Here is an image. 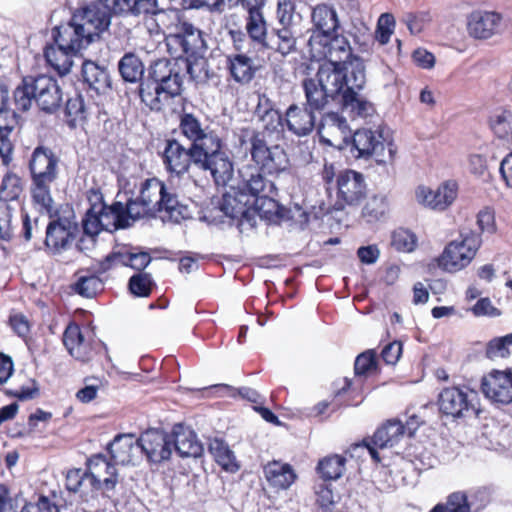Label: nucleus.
I'll return each mask as SVG.
<instances>
[{"instance_id":"6e6552de","label":"nucleus","mask_w":512,"mask_h":512,"mask_svg":"<svg viewBox=\"0 0 512 512\" xmlns=\"http://www.w3.org/2000/svg\"><path fill=\"white\" fill-rule=\"evenodd\" d=\"M278 195L261 196L254 201V209L242 203L237 196L229 193L223 194L219 205L220 210L232 219H237L240 226L245 221L249 222L254 217L255 212L261 218L270 222H280L291 218L290 210L282 206L277 200Z\"/></svg>"},{"instance_id":"1a4fd4ad","label":"nucleus","mask_w":512,"mask_h":512,"mask_svg":"<svg viewBox=\"0 0 512 512\" xmlns=\"http://www.w3.org/2000/svg\"><path fill=\"white\" fill-rule=\"evenodd\" d=\"M138 450V439L133 434L115 436L113 441L107 445L105 453H98V461L101 460L105 463L108 474L102 481L98 479V489H102L103 493L113 490L118 482L115 466L133 462Z\"/></svg>"},{"instance_id":"4d7b16f0","label":"nucleus","mask_w":512,"mask_h":512,"mask_svg":"<svg viewBox=\"0 0 512 512\" xmlns=\"http://www.w3.org/2000/svg\"><path fill=\"white\" fill-rule=\"evenodd\" d=\"M20 512H60V510L47 496H40L36 503L25 504Z\"/></svg>"},{"instance_id":"f704fd0d","label":"nucleus","mask_w":512,"mask_h":512,"mask_svg":"<svg viewBox=\"0 0 512 512\" xmlns=\"http://www.w3.org/2000/svg\"><path fill=\"white\" fill-rule=\"evenodd\" d=\"M176 64L180 67V73L189 75L190 80L196 84L206 83L209 78V63L204 54L195 57H176Z\"/></svg>"},{"instance_id":"f257e3e1","label":"nucleus","mask_w":512,"mask_h":512,"mask_svg":"<svg viewBox=\"0 0 512 512\" xmlns=\"http://www.w3.org/2000/svg\"><path fill=\"white\" fill-rule=\"evenodd\" d=\"M178 129L190 145L186 148L175 138L165 140L161 158L166 171L180 177L194 165L208 172L217 186H226L233 177L234 165L224 151L225 142L219 133L203 126L194 113L186 111L179 114Z\"/></svg>"},{"instance_id":"7c9ffc66","label":"nucleus","mask_w":512,"mask_h":512,"mask_svg":"<svg viewBox=\"0 0 512 512\" xmlns=\"http://www.w3.org/2000/svg\"><path fill=\"white\" fill-rule=\"evenodd\" d=\"M261 1L262 0H260V2ZM239 3L248 9L249 15L246 22L248 37L251 41L266 46L267 28L260 7L258 6L259 0H234L235 5Z\"/></svg>"},{"instance_id":"b1692460","label":"nucleus","mask_w":512,"mask_h":512,"mask_svg":"<svg viewBox=\"0 0 512 512\" xmlns=\"http://www.w3.org/2000/svg\"><path fill=\"white\" fill-rule=\"evenodd\" d=\"M484 395L495 403L507 405L512 402V369L494 371L481 383Z\"/></svg>"},{"instance_id":"0eeeda50","label":"nucleus","mask_w":512,"mask_h":512,"mask_svg":"<svg viewBox=\"0 0 512 512\" xmlns=\"http://www.w3.org/2000/svg\"><path fill=\"white\" fill-rule=\"evenodd\" d=\"M35 102L45 112H54L62 103V91L57 80L47 75L24 77L14 90V104L22 112Z\"/></svg>"},{"instance_id":"6e6d98bb","label":"nucleus","mask_w":512,"mask_h":512,"mask_svg":"<svg viewBox=\"0 0 512 512\" xmlns=\"http://www.w3.org/2000/svg\"><path fill=\"white\" fill-rule=\"evenodd\" d=\"M40 217L31 218L27 213L22 215L21 236L25 241H30L34 235L41 233Z\"/></svg>"},{"instance_id":"052dcab7","label":"nucleus","mask_w":512,"mask_h":512,"mask_svg":"<svg viewBox=\"0 0 512 512\" xmlns=\"http://www.w3.org/2000/svg\"><path fill=\"white\" fill-rule=\"evenodd\" d=\"M81 75L83 84L87 85L88 90H96V62L85 60L82 65Z\"/></svg>"},{"instance_id":"49530a36","label":"nucleus","mask_w":512,"mask_h":512,"mask_svg":"<svg viewBox=\"0 0 512 512\" xmlns=\"http://www.w3.org/2000/svg\"><path fill=\"white\" fill-rule=\"evenodd\" d=\"M154 286L155 283L149 273H136L128 281V290L135 297H149Z\"/></svg>"},{"instance_id":"ddd939ff","label":"nucleus","mask_w":512,"mask_h":512,"mask_svg":"<svg viewBox=\"0 0 512 512\" xmlns=\"http://www.w3.org/2000/svg\"><path fill=\"white\" fill-rule=\"evenodd\" d=\"M350 152L356 159L375 158L377 163L384 164L393 161L396 147L383 138L382 132L362 128L352 135Z\"/></svg>"},{"instance_id":"dca6fc26","label":"nucleus","mask_w":512,"mask_h":512,"mask_svg":"<svg viewBox=\"0 0 512 512\" xmlns=\"http://www.w3.org/2000/svg\"><path fill=\"white\" fill-rule=\"evenodd\" d=\"M119 196L117 194L116 198H119ZM98 204H101V209L98 211V232L100 230L112 232L118 229H125L140 219L135 214L136 210L129 197L125 202L116 199L111 205H107L103 200V196L100 195L98 197Z\"/></svg>"},{"instance_id":"cd10ccee","label":"nucleus","mask_w":512,"mask_h":512,"mask_svg":"<svg viewBox=\"0 0 512 512\" xmlns=\"http://www.w3.org/2000/svg\"><path fill=\"white\" fill-rule=\"evenodd\" d=\"M170 436L172 451L175 450L180 457L196 458L202 454L203 448L195 432L183 424L174 425Z\"/></svg>"},{"instance_id":"a18cd8bd","label":"nucleus","mask_w":512,"mask_h":512,"mask_svg":"<svg viewBox=\"0 0 512 512\" xmlns=\"http://www.w3.org/2000/svg\"><path fill=\"white\" fill-rule=\"evenodd\" d=\"M51 185L52 184L32 182L31 188L33 204L40 213L46 214L50 219L53 217L54 213Z\"/></svg>"},{"instance_id":"ea45409f","label":"nucleus","mask_w":512,"mask_h":512,"mask_svg":"<svg viewBox=\"0 0 512 512\" xmlns=\"http://www.w3.org/2000/svg\"><path fill=\"white\" fill-rule=\"evenodd\" d=\"M290 19L291 15H287L286 12L280 16V23L283 27L275 30L276 42L275 46H271L283 56L294 51L296 46V38L288 27Z\"/></svg>"},{"instance_id":"79ce46f5","label":"nucleus","mask_w":512,"mask_h":512,"mask_svg":"<svg viewBox=\"0 0 512 512\" xmlns=\"http://www.w3.org/2000/svg\"><path fill=\"white\" fill-rule=\"evenodd\" d=\"M346 458L340 455H329L318 462L317 472L325 481L339 479L345 471Z\"/></svg>"},{"instance_id":"f8f14e48","label":"nucleus","mask_w":512,"mask_h":512,"mask_svg":"<svg viewBox=\"0 0 512 512\" xmlns=\"http://www.w3.org/2000/svg\"><path fill=\"white\" fill-rule=\"evenodd\" d=\"M461 240L449 242L437 257L438 267L448 273H456L467 267L482 245L480 233L470 230L460 234Z\"/></svg>"},{"instance_id":"f3484780","label":"nucleus","mask_w":512,"mask_h":512,"mask_svg":"<svg viewBox=\"0 0 512 512\" xmlns=\"http://www.w3.org/2000/svg\"><path fill=\"white\" fill-rule=\"evenodd\" d=\"M335 206L344 209L346 206H357L366 197L367 186L362 173L351 169L340 171L335 180Z\"/></svg>"},{"instance_id":"4be33fe9","label":"nucleus","mask_w":512,"mask_h":512,"mask_svg":"<svg viewBox=\"0 0 512 512\" xmlns=\"http://www.w3.org/2000/svg\"><path fill=\"white\" fill-rule=\"evenodd\" d=\"M502 20L499 12L474 10L467 16V32L474 39H489L498 33Z\"/></svg>"},{"instance_id":"3c124183","label":"nucleus","mask_w":512,"mask_h":512,"mask_svg":"<svg viewBox=\"0 0 512 512\" xmlns=\"http://www.w3.org/2000/svg\"><path fill=\"white\" fill-rule=\"evenodd\" d=\"M12 130V126H0V157L5 166H8L12 161L14 150L13 142L10 139Z\"/></svg>"},{"instance_id":"e2e57ef3","label":"nucleus","mask_w":512,"mask_h":512,"mask_svg":"<svg viewBox=\"0 0 512 512\" xmlns=\"http://www.w3.org/2000/svg\"><path fill=\"white\" fill-rule=\"evenodd\" d=\"M66 112L69 116H74L75 118L84 120L86 118V110L82 97L79 96L75 99L68 100Z\"/></svg>"},{"instance_id":"13d9d810","label":"nucleus","mask_w":512,"mask_h":512,"mask_svg":"<svg viewBox=\"0 0 512 512\" xmlns=\"http://www.w3.org/2000/svg\"><path fill=\"white\" fill-rule=\"evenodd\" d=\"M471 311L474 316L481 317V316H489V317H496L501 314L500 310L493 306L490 298L483 297L480 298L475 305L471 308Z\"/></svg>"},{"instance_id":"473e14b6","label":"nucleus","mask_w":512,"mask_h":512,"mask_svg":"<svg viewBox=\"0 0 512 512\" xmlns=\"http://www.w3.org/2000/svg\"><path fill=\"white\" fill-rule=\"evenodd\" d=\"M423 202L432 209L443 211L456 199L458 185L455 181H446L437 190H422Z\"/></svg>"},{"instance_id":"c9c22d12","label":"nucleus","mask_w":512,"mask_h":512,"mask_svg":"<svg viewBox=\"0 0 512 512\" xmlns=\"http://www.w3.org/2000/svg\"><path fill=\"white\" fill-rule=\"evenodd\" d=\"M82 235L77 248L86 256L91 257L96 247V204L92 203L81 221Z\"/></svg>"},{"instance_id":"e433bc0d","label":"nucleus","mask_w":512,"mask_h":512,"mask_svg":"<svg viewBox=\"0 0 512 512\" xmlns=\"http://www.w3.org/2000/svg\"><path fill=\"white\" fill-rule=\"evenodd\" d=\"M208 451L224 471L236 473L240 469L233 451L223 439H211L208 443Z\"/></svg>"},{"instance_id":"39448f33","label":"nucleus","mask_w":512,"mask_h":512,"mask_svg":"<svg viewBox=\"0 0 512 512\" xmlns=\"http://www.w3.org/2000/svg\"><path fill=\"white\" fill-rule=\"evenodd\" d=\"M135 214L140 219L161 218L163 221L178 222L182 218L183 205L180 204L173 188H168L156 177L147 178L139 185L136 197L130 196Z\"/></svg>"},{"instance_id":"603ef678","label":"nucleus","mask_w":512,"mask_h":512,"mask_svg":"<svg viewBox=\"0 0 512 512\" xmlns=\"http://www.w3.org/2000/svg\"><path fill=\"white\" fill-rule=\"evenodd\" d=\"M477 225L480 234H493L496 232L495 212L491 207H484L477 213Z\"/></svg>"},{"instance_id":"c756f323","label":"nucleus","mask_w":512,"mask_h":512,"mask_svg":"<svg viewBox=\"0 0 512 512\" xmlns=\"http://www.w3.org/2000/svg\"><path fill=\"white\" fill-rule=\"evenodd\" d=\"M150 262L151 256L148 252H112L105 259L98 262V274L116 265L131 267L141 272Z\"/></svg>"},{"instance_id":"37998d69","label":"nucleus","mask_w":512,"mask_h":512,"mask_svg":"<svg viewBox=\"0 0 512 512\" xmlns=\"http://www.w3.org/2000/svg\"><path fill=\"white\" fill-rule=\"evenodd\" d=\"M118 68L124 81L136 83L142 80L144 65L135 54L126 53L119 61Z\"/></svg>"},{"instance_id":"72a5a7b5","label":"nucleus","mask_w":512,"mask_h":512,"mask_svg":"<svg viewBox=\"0 0 512 512\" xmlns=\"http://www.w3.org/2000/svg\"><path fill=\"white\" fill-rule=\"evenodd\" d=\"M65 486L70 492L79 493L86 501L95 498L96 477L92 473L81 469L70 470L66 475Z\"/></svg>"},{"instance_id":"9d476101","label":"nucleus","mask_w":512,"mask_h":512,"mask_svg":"<svg viewBox=\"0 0 512 512\" xmlns=\"http://www.w3.org/2000/svg\"><path fill=\"white\" fill-rule=\"evenodd\" d=\"M313 57L324 59L319 69H328L339 74L341 79L348 78V63L353 57L352 48L348 39L341 34L333 33L325 40L319 39L314 46H310Z\"/></svg>"},{"instance_id":"7ed1b4c3","label":"nucleus","mask_w":512,"mask_h":512,"mask_svg":"<svg viewBox=\"0 0 512 512\" xmlns=\"http://www.w3.org/2000/svg\"><path fill=\"white\" fill-rule=\"evenodd\" d=\"M96 35V9L86 6L73 14L71 20L51 31L53 43L44 48V58L60 76L67 75L73 58L92 44Z\"/></svg>"},{"instance_id":"5fc2aeb1","label":"nucleus","mask_w":512,"mask_h":512,"mask_svg":"<svg viewBox=\"0 0 512 512\" xmlns=\"http://www.w3.org/2000/svg\"><path fill=\"white\" fill-rule=\"evenodd\" d=\"M74 291L86 298H94L96 296V276H81L74 284Z\"/></svg>"},{"instance_id":"4c0bfd02","label":"nucleus","mask_w":512,"mask_h":512,"mask_svg":"<svg viewBox=\"0 0 512 512\" xmlns=\"http://www.w3.org/2000/svg\"><path fill=\"white\" fill-rule=\"evenodd\" d=\"M255 115L263 125V132H275L284 123L282 114L274 108L273 102L267 97L259 98Z\"/></svg>"},{"instance_id":"09e8293b","label":"nucleus","mask_w":512,"mask_h":512,"mask_svg":"<svg viewBox=\"0 0 512 512\" xmlns=\"http://www.w3.org/2000/svg\"><path fill=\"white\" fill-rule=\"evenodd\" d=\"M317 512H334L337 501L330 485L321 483L314 487Z\"/></svg>"},{"instance_id":"a19ab883","label":"nucleus","mask_w":512,"mask_h":512,"mask_svg":"<svg viewBox=\"0 0 512 512\" xmlns=\"http://www.w3.org/2000/svg\"><path fill=\"white\" fill-rule=\"evenodd\" d=\"M470 496L466 491L452 492L445 502L437 503L429 512H471Z\"/></svg>"},{"instance_id":"de8ad7c7","label":"nucleus","mask_w":512,"mask_h":512,"mask_svg":"<svg viewBox=\"0 0 512 512\" xmlns=\"http://www.w3.org/2000/svg\"><path fill=\"white\" fill-rule=\"evenodd\" d=\"M378 361L376 352L372 349L360 353L354 362V372L358 377L370 376L377 372Z\"/></svg>"},{"instance_id":"8fccbe9b","label":"nucleus","mask_w":512,"mask_h":512,"mask_svg":"<svg viewBox=\"0 0 512 512\" xmlns=\"http://www.w3.org/2000/svg\"><path fill=\"white\" fill-rule=\"evenodd\" d=\"M23 191L21 178L14 173H7L1 183L0 199L9 201L17 200Z\"/></svg>"},{"instance_id":"a878e982","label":"nucleus","mask_w":512,"mask_h":512,"mask_svg":"<svg viewBox=\"0 0 512 512\" xmlns=\"http://www.w3.org/2000/svg\"><path fill=\"white\" fill-rule=\"evenodd\" d=\"M76 224L67 218L51 220L46 226L45 245L55 252L65 250L71 244Z\"/></svg>"},{"instance_id":"0e129e2a","label":"nucleus","mask_w":512,"mask_h":512,"mask_svg":"<svg viewBox=\"0 0 512 512\" xmlns=\"http://www.w3.org/2000/svg\"><path fill=\"white\" fill-rule=\"evenodd\" d=\"M508 353V347L504 344L501 337L492 339L486 348V354L489 358L505 357Z\"/></svg>"},{"instance_id":"774afa93","label":"nucleus","mask_w":512,"mask_h":512,"mask_svg":"<svg viewBox=\"0 0 512 512\" xmlns=\"http://www.w3.org/2000/svg\"><path fill=\"white\" fill-rule=\"evenodd\" d=\"M499 171L506 185L512 188V152L501 161Z\"/></svg>"},{"instance_id":"338daca9","label":"nucleus","mask_w":512,"mask_h":512,"mask_svg":"<svg viewBox=\"0 0 512 512\" xmlns=\"http://www.w3.org/2000/svg\"><path fill=\"white\" fill-rule=\"evenodd\" d=\"M415 63L424 69H430L435 64V57L431 52L425 49H417L413 53Z\"/></svg>"},{"instance_id":"aec40b11","label":"nucleus","mask_w":512,"mask_h":512,"mask_svg":"<svg viewBox=\"0 0 512 512\" xmlns=\"http://www.w3.org/2000/svg\"><path fill=\"white\" fill-rule=\"evenodd\" d=\"M138 439V447L148 462L160 464L168 461L172 455V442L169 433L160 429H148Z\"/></svg>"},{"instance_id":"423d86ee","label":"nucleus","mask_w":512,"mask_h":512,"mask_svg":"<svg viewBox=\"0 0 512 512\" xmlns=\"http://www.w3.org/2000/svg\"><path fill=\"white\" fill-rule=\"evenodd\" d=\"M238 141L241 147L248 144L246 149L254 163L252 165L268 176L278 177L289 169L290 161L285 149L279 144L269 145L263 131L242 127Z\"/></svg>"},{"instance_id":"412c9836","label":"nucleus","mask_w":512,"mask_h":512,"mask_svg":"<svg viewBox=\"0 0 512 512\" xmlns=\"http://www.w3.org/2000/svg\"><path fill=\"white\" fill-rule=\"evenodd\" d=\"M58 166L59 157L50 148L37 146L29 161L32 182L53 184L58 178Z\"/></svg>"},{"instance_id":"864d4df0","label":"nucleus","mask_w":512,"mask_h":512,"mask_svg":"<svg viewBox=\"0 0 512 512\" xmlns=\"http://www.w3.org/2000/svg\"><path fill=\"white\" fill-rule=\"evenodd\" d=\"M11 206L4 199H0V238L3 240L11 239Z\"/></svg>"},{"instance_id":"c85d7f7f","label":"nucleus","mask_w":512,"mask_h":512,"mask_svg":"<svg viewBox=\"0 0 512 512\" xmlns=\"http://www.w3.org/2000/svg\"><path fill=\"white\" fill-rule=\"evenodd\" d=\"M268 485L275 491L287 490L297 479V474L289 463L272 460L263 466Z\"/></svg>"},{"instance_id":"4468645a","label":"nucleus","mask_w":512,"mask_h":512,"mask_svg":"<svg viewBox=\"0 0 512 512\" xmlns=\"http://www.w3.org/2000/svg\"><path fill=\"white\" fill-rule=\"evenodd\" d=\"M415 416L411 417L407 424L404 425L401 421L390 419L377 428L374 434L370 437H365L361 446L367 448L372 460L375 463L381 462V457L377 449H384L393 447L404 437L407 433L408 436H413L418 424L414 423Z\"/></svg>"},{"instance_id":"20e7f679","label":"nucleus","mask_w":512,"mask_h":512,"mask_svg":"<svg viewBox=\"0 0 512 512\" xmlns=\"http://www.w3.org/2000/svg\"><path fill=\"white\" fill-rule=\"evenodd\" d=\"M148 81H152L154 86L143 82L140 84L141 102L151 111H163L170 100L182 92L183 75L176 64V57L173 60L164 58L154 61L148 69Z\"/></svg>"},{"instance_id":"2eb2a0df","label":"nucleus","mask_w":512,"mask_h":512,"mask_svg":"<svg viewBox=\"0 0 512 512\" xmlns=\"http://www.w3.org/2000/svg\"><path fill=\"white\" fill-rule=\"evenodd\" d=\"M98 0V34L108 29L113 14L157 15L162 12L157 0Z\"/></svg>"},{"instance_id":"58836bf2","label":"nucleus","mask_w":512,"mask_h":512,"mask_svg":"<svg viewBox=\"0 0 512 512\" xmlns=\"http://www.w3.org/2000/svg\"><path fill=\"white\" fill-rule=\"evenodd\" d=\"M363 400L360 389L354 387L353 381L343 378L341 385L334 391L332 404L333 410L340 407L357 406Z\"/></svg>"},{"instance_id":"bf43d9fd","label":"nucleus","mask_w":512,"mask_h":512,"mask_svg":"<svg viewBox=\"0 0 512 512\" xmlns=\"http://www.w3.org/2000/svg\"><path fill=\"white\" fill-rule=\"evenodd\" d=\"M402 343L394 340L385 345L381 351V357L386 364H396L402 354Z\"/></svg>"},{"instance_id":"c03bdc74","label":"nucleus","mask_w":512,"mask_h":512,"mask_svg":"<svg viewBox=\"0 0 512 512\" xmlns=\"http://www.w3.org/2000/svg\"><path fill=\"white\" fill-rule=\"evenodd\" d=\"M389 211V203L386 196L373 195L364 204L361 216L368 223H374L386 216Z\"/></svg>"},{"instance_id":"5701e85b","label":"nucleus","mask_w":512,"mask_h":512,"mask_svg":"<svg viewBox=\"0 0 512 512\" xmlns=\"http://www.w3.org/2000/svg\"><path fill=\"white\" fill-rule=\"evenodd\" d=\"M311 20L315 31L309 38V46H314L316 42H319V39L325 40L327 36L336 33L340 27L336 10L325 3L318 4L313 8Z\"/></svg>"},{"instance_id":"680f3d73","label":"nucleus","mask_w":512,"mask_h":512,"mask_svg":"<svg viewBox=\"0 0 512 512\" xmlns=\"http://www.w3.org/2000/svg\"><path fill=\"white\" fill-rule=\"evenodd\" d=\"M393 244L399 249L411 251L415 244V239L408 231L401 230L393 234Z\"/></svg>"},{"instance_id":"f03ea898","label":"nucleus","mask_w":512,"mask_h":512,"mask_svg":"<svg viewBox=\"0 0 512 512\" xmlns=\"http://www.w3.org/2000/svg\"><path fill=\"white\" fill-rule=\"evenodd\" d=\"M352 78L353 83L349 85V79H341L333 71L318 68L313 77L302 81L305 104L318 113L323 112L330 103H336L353 117L371 116L375 112L374 105L359 94L365 84L364 70L353 71Z\"/></svg>"},{"instance_id":"393cba45","label":"nucleus","mask_w":512,"mask_h":512,"mask_svg":"<svg viewBox=\"0 0 512 512\" xmlns=\"http://www.w3.org/2000/svg\"><path fill=\"white\" fill-rule=\"evenodd\" d=\"M316 111H312L308 105L291 104L285 111L284 123L287 129L297 135H309L315 127Z\"/></svg>"},{"instance_id":"6ab92c4d","label":"nucleus","mask_w":512,"mask_h":512,"mask_svg":"<svg viewBox=\"0 0 512 512\" xmlns=\"http://www.w3.org/2000/svg\"><path fill=\"white\" fill-rule=\"evenodd\" d=\"M266 172L252 164H247L239 170L238 189L242 196L248 195L257 199L261 196L278 195L275 182L268 178Z\"/></svg>"},{"instance_id":"69168bd1","label":"nucleus","mask_w":512,"mask_h":512,"mask_svg":"<svg viewBox=\"0 0 512 512\" xmlns=\"http://www.w3.org/2000/svg\"><path fill=\"white\" fill-rule=\"evenodd\" d=\"M487 160L481 154H471L469 156V170L472 174L482 176L487 171Z\"/></svg>"},{"instance_id":"a211bd4d","label":"nucleus","mask_w":512,"mask_h":512,"mask_svg":"<svg viewBox=\"0 0 512 512\" xmlns=\"http://www.w3.org/2000/svg\"><path fill=\"white\" fill-rule=\"evenodd\" d=\"M166 41L171 54L175 49V57H195L204 54L207 48L201 30L188 22H182L178 32L170 34Z\"/></svg>"},{"instance_id":"bb28decb","label":"nucleus","mask_w":512,"mask_h":512,"mask_svg":"<svg viewBox=\"0 0 512 512\" xmlns=\"http://www.w3.org/2000/svg\"><path fill=\"white\" fill-rule=\"evenodd\" d=\"M226 69L234 82L247 85L254 79L258 67L249 53H230L226 55Z\"/></svg>"},{"instance_id":"2f4dec72","label":"nucleus","mask_w":512,"mask_h":512,"mask_svg":"<svg viewBox=\"0 0 512 512\" xmlns=\"http://www.w3.org/2000/svg\"><path fill=\"white\" fill-rule=\"evenodd\" d=\"M63 343L69 353L77 360L88 362L93 359V349L85 340L83 332L76 324H70L64 331Z\"/></svg>"},{"instance_id":"9b49d317","label":"nucleus","mask_w":512,"mask_h":512,"mask_svg":"<svg viewBox=\"0 0 512 512\" xmlns=\"http://www.w3.org/2000/svg\"><path fill=\"white\" fill-rule=\"evenodd\" d=\"M438 407L442 415L453 420L478 418L481 412L477 393L466 386H451L441 390Z\"/></svg>"}]
</instances>
